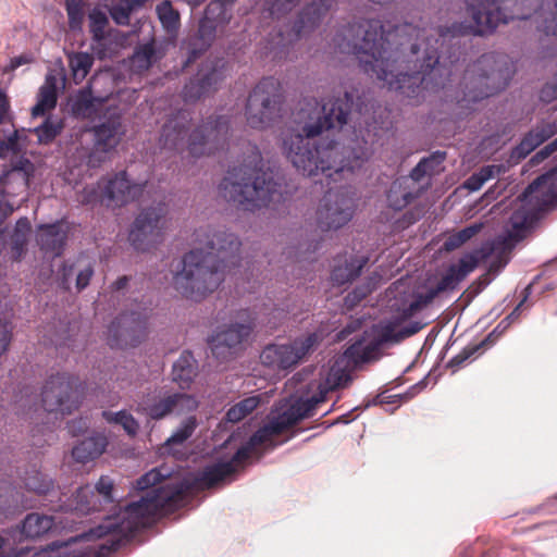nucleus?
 Segmentation results:
<instances>
[{
  "mask_svg": "<svg viewBox=\"0 0 557 557\" xmlns=\"http://www.w3.org/2000/svg\"><path fill=\"white\" fill-rule=\"evenodd\" d=\"M158 17L168 33H176L180 27V14L168 0L157 5Z\"/></svg>",
  "mask_w": 557,
  "mask_h": 557,
  "instance_id": "nucleus-44",
  "label": "nucleus"
},
{
  "mask_svg": "<svg viewBox=\"0 0 557 557\" xmlns=\"http://www.w3.org/2000/svg\"><path fill=\"white\" fill-rule=\"evenodd\" d=\"M92 134V149L87 158V164L91 168L99 166L104 157L114 150L126 133L122 122V115L117 112L110 113L106 120L88 129Z\"/></svg>",
  "mask_w": 557,
  "mask_h": 557,
  "instance_id": "nucleus-17",
  "label": "nucleus"
},
{
  "mask_svg": "<svg viewBox=\"0 0 557 557\" xmlns=\"http://www.w3.org/2000/svg\"><path fill=\"white\" fill-rule=\"evenodd\" d=\"M481 348V345H473V346H467L465 347L459 354H457L455 357H453L449 362L448 367L453 369L460 368L469 358H471L479 349Z\"/></svg>",
  "mask_w": 557,
  "mask_h": 557,
  "instance_id": "nucleus-53",
  "label": "nucleus"
},
{
  "mask_svg": "<svg viewBox=\"0 0 557 557\" xmlns=\"http://www.w3.org/2000/svg\"><path fill=\"white\" fill-rule=\"evenodd\" d=\"M154 55L156 49L152 41L140 45L131 58V66L137 72L147 71L152 65Z\"/></svg>",
  "mask_w": 557,
  "mask_h": 557,
  "instance_id": "nucleus-40",
  "label": "nucleus"
},
{
  "mask_svg": "<svg viewBox=\"0 0 557 557\" xmlns=\"http://www.w3.org/2000/svg\"><path fill=\"white\" fill-rule=\"evenodd\" d=\"M195 243L197 247L184 255L173 283L182 296L200 301L239 265L242 242L224 227L206 226L196 230Z\"/></svg>",
  "mask_w": 557,
  "mask_h": 557,
  "instance_id": "nucleus-4",
  "label": "nucleus"
},
{
  "mask_svg": "<svg viewBox=\"0 0 557 557\" xmlns=\"http://www.w3.org/2000/svg\"><path fill=\"white\" fill-rule=\"evenodd\" d=\"M168 209L164 202L143 210L135 219L129 232V242L135 249L146 251L157 244L162 235Z\"/></svg>",
  "mask_w": 557,
  "mask_h": 557,
  "instance_id": "nucleus-18",
  "label": "nucleus"
},
{
  "mask_svg": "<svg viewBox=\"0 0 557 557\" xmlns=\"http://www.w3.org/2000/svg\"><path fill=\"white\" fill-rule=\"evenodd\" d=\"M24 485L28 491L41 495L50 492L53 482L41 471L32 468L25 472Z\"/></svg>",
  "mask_w": 557,
  "mask_h": 557,
  "instance_id": "nucleus-41",
  "label": "nucleus"
},
{
  "mask_svg": "<svg viewBox=\"0 0 557 557\" xmlns=\"http://www.w3.org/2000/svg\"><path fill=\"white\" fill-rule=\"evenodd\" d=\"M484 252L481 247L474 249L461 257L457 263L450 264L445 273L442 275L436 285L428 288L425 293H419L414 299L405 309V317H411L416 312L428 307L440 295L448 292H454L458 288L459 284L478 267L481 261H485L490 257H483Z\"/></svg>",
  "mask_w": 557,
  "mask_h": 557,
  "instance_id": "nucleus-9",
  "label": "nucleus"
},
{
  "mask_svg": "<svg viewBox=\"0 0 557 557\" xmlns=\"http://www.w3.org/2000/svg\"><path fill=\"white\" fill-rule=\"evenodd\" d=\"M300 0H265L267 10L272 17L280 18L299 4Z\"/></svg>",
  "mask_w": 557,
  "mask_h": 557,
  "instance_id": "nucleus-50",
  "label": "nucleus"
},
{
  "mask_svg": "<svg viewBox=\"0 0 557 557\" xmlns=\"http://www.w3.org/2000/svg\"><path fill=\"white\" fill-rule=\"evenodd\" d=\"M12 338V326L11 324L0 319V357L8 350Z\"/></svg>",
  "mask_w": 557,
  "mask_h": 557,
  "instance_id": "nucleus-56",
  "label": "nucleus"
},
{
  "mask_svg": "<svg viewBox=\"0 0 557 557\" xmlns=\"http://www.w3.org/2000/svg\"><path fill=\"white\" fill-rule=\"evenodd\" d=\"M219 27H222V26L214 22H210L203 17L200 20L197 34H198V39L202 44L201 50H206L211 45Z\"/></svg>",
  "mask_w": 557,
  "mask_h": 557,
  "instance_id": "nucleus-51",
  "label": "nucleus"
},
{
  "mask_svg": "<svg viewBox=\"0 0 557 557\" xmlns=\"http://www.w3.org/2000/svg\"><path fill=\"white\" fill-rule=\"evenodd\" d=\"M34 172V164L24 157L12 161L0 177L1 193L8 196H15L27 191L29 178Z\"/></svg>",
  "mask_w": 557,
  "mask_h": 557,
  "instance_id": "nucleus-23",
  "label": "nucleus"
},
{
  "mask_svg": "<svg viewBox=\"0 0 557 557\" xmlns=\"http://www.w3.org/2000/svg\"><path fill=\"white\" fill-rule=\"evenodd\" d=\"M482 223H473L451 235H449L444 242V249L446 251H453L461 247L472 237H474L482 230Z\"/></svg>",
  "mask_w": 557,
  "mask_h": 557,
  "instance_id": "nucleus-42",
  "label": "nucleus"
},
{
  "mask_svg": "<svg viewBox=\"0 0 557 557\" xmlns=\"http://www.w3.org/2000/svg\"><path fill=\"white\" fill-rule=\"evenodd\" d=\"M67 234L69 228L63 220L51 224H41L37 228L36 242L41 251L59 257L64 250Z\"/></svg>",
  "mask_w": 557,
  "mask_h": 557,
  "instance_id": "nucleus-25",
  "label": "nucleus"
},
{
  "mask_svg": "<svg viewBox=\"0 0 557 557\" xmlns=\"http://www.w3.org/2000/svg\"><path fill=\"white\" fill-rule=\"evenodd\" d=\"M368 257H356L338 255L334 259V265L331 272V281L334 285L342 286L351 283L360 276L362 269L368 263Z\"/></svg>",
  "mask_w": 557,
  "mask_h": 557,
  "instance_id": "nucleus-28",
  "label": "nucleus"
},
{
  "mask_svg": "<svg viewBox=\"0 0 557 557\" xmlns=\"http://www.w3.org/2000/svg\"><path fill=\"white\" fill-rule=\"evenodd\" d=\"M421 214L422 213L420 210H417V211L410 210V211L406 212L404 215V225L408 226V225L413 224L414 222H417L420 219Z\"/></svg>",
  "mask_w": 557,
  "mask_h": 557,
  "instance_id": "nucleus-64",
  "label": "nucleus"
},
{
  "mask_svg": "<svg viewBox=\"0 0 557 557\" xmlns=\"http://www.w3.org/2000/svg\"><path fill=\"white\" fill-rule=\"evenodd\" d=\"M145 186L132 183L126 171H120L109 178H102V203L107 207H122L138 198Z\"/></svg>",
  "mask_w": 557,
  "mask_h": 557,
  "instance_id": "nucleus-21",
  "label": "nucleus"
},
{
  "mask_svg": "<svg viewBox=\"0 0 557 557\" xmlns=\"http://www.w3.org/2000/svg\"><path fill=\"white\" fill-rule=\"evenodd\" d=\"M64 5L70 29L81 32L86 15L87 2L85 0H64Z\"/></svg>",
  "mask_w": 557,
  "mask_h": 557,
  "instance_id": "nucleus-39",
  "label": "nucleus"
},
{
  "mask_svg": "<svg viewBox=\"0 0 557 557\" xmlns=\"http://www.w3.org/2000/svg\"><path fill=\"white\" fill-rule=\"evenodd\" d=\"M102 178L96 185H87L79 195V201L83 205L102 203Z\"/></svg>",
  "mask_w": 557,
  "mask_h": 557,
  "instance_id": "nucleus-52",
  "label": "nucleus"
},
{
  "mask_svg": "<svg viewBox=\"0 0 557 557\" xmlns=\"http://www.w3.org/2000/svg\"><path fill=\"white\" fill-rule=\"evenodd\" d=\"M471 21L436 29L405 22L386 30L379 20H361L334 37L342 53L354 54L362 71L409 100L445 87L467 36H487L511 20L533 18L542 47L557 48V0H466Z\"/></svg>",
  "mask_w": 557,
  "mask_h": 557,
  "instance_id": "nucleus-1",
  "label": "nucleus"
},
{
  "mask_svg": "<svg viewBox=\"0 0 557 557\" xmlns=\"http://www.w3.org/2000/svg\"><path fill=\"white\" fill-rule=\"evenodd\" d=\"M189 122L190 116L186 111H181L169 119L162 127V146L171 150H181L185 145Z\"/></svg>",
  "mask_w": 557,
  "mask_h": 557,
  "instance_id": "nucleus-27",
  "label": "nucleus"
},
{
  "mask_svg": "<svg viewBox=\"0 0 557 557\" xmlns=\"http://www.w3.org/2000/svg\"><path fill=\"white\" fill-rule=\"evenodd\" d=\"M10 104L7 95L0 89V123H3L8 116Z\"/></svg>",
  "mask_w": 557,
  "mask_h": 557,
  "instance_id": "nucleus-63",
  "label": "nucleus"
},
{
  "mask_svg": "<svg viewBox=\"0 0 557 557\" xmlns=\"http://www.w3.org/2000/svg\"><path fill=\"white\" fill-rule=\"evenodd\" d=\"M57 78L53 75H47L44 85L39 88L37 103L32 109L34 117L42 116L57 106Z\"/></svg>",
  "mask_w": 557,
  "mask_h": 557,
  "instance_id": "nucleus-31",
  "label": "nucleus"
},
{
  "mask_svg": "<svg viewBox=\"0 0 557 557\" xmlns=\"http://www.w3.org/2000/svg\"><path fill=\"white\" fill-rule=\"evenodd\" d=\"M55 525L51 516L37 512L28 513L22 523V534L28 539H37L47 534Z\"/></svg>",
  "mask_w": 557,
  "mask_h": 557,
  "instance_id": "nucleus-33",
  "label": "nucleus"
},
{
  "mask_svg": "<svg viewBox=\"0 0 557 557\" xmlns=\"http://www.w3.org/2000/svg\"><path fill=\"white\" fill-rule=\"evenodd\" d=\"M352 104L354 97L348 91H344L343 98L322 104L315 99H305L295 115L298 129L283 138V151L298 172L308 177L325 176L329 189L317 211V223L322 231L341 228L352 219L354 198L330 185L345 172L360 168L372 153L370 124L366 129L368 137L362 129L359 134L354 129L352 136L344 134Z\"/></svg>",
  "mask_w": 557,
  "mask_h": 557,
  "instance_id": "nucleus-2",
  "label": "nucleus"
},
{
  "mask_svg": "<svg viewBox=\"0 0 557 557\" xmlns=\"http://www.w3.org/2000/svg\"><path fill=\"white\" fill-rule=\"evenodd\" d=\"M94 273V262L89 258L81 255L74 259H67L62 263L58 272V280L60 286L65 290H70L74 280L77 292H82L89 285Z\"/></svg>",
  "mask_w": 557,
  "mask_h": 557,
  "instance_id": "nucleus-22",
  "label": "nucleus"
},
{
  "mask_svg": "<svg viewBox=\"0 0 557 557\" xmlns=\"http://www.w3.org/2000/svg\"><path fill=\"white\" fill-rule=\"evenodd\" d=\"M519 201L541 216L545 211L557 206V171H548L536 177L519 196Z\"/></svg>",
  "mask_w": 557,
  "mask_h": 557,
  "instance_id": "nucleus-20",
  "label": "nucleus"
},
{
  "mask_svg": "<svg viewBox=\"0 0 557 557\" xmlns=\"http://www.w3.org/2000/svg\"><path fill=\"white\" fill-rule=\"evenodd\" d=\"M198 408L197 399L186 393H174L165 391H156L147 394L136 407V411L149 418L159 421L171 414H185L195 411Z\"/></svg>",
  "mask_w": 557,
  "mask_h": 557,
  "instance_id": "nucleus-14",
  "label": "nucleus"
},
{
  "mask_svg": "<svg viewBox=\"0 0 557 557\" xmlns=\"http://www.w3.org/2000/svg\"><path fill=\"white\" fill-rule=\"evenodd\" d=\"M260 404L259 396H249L234 406L226 412V419L230 422L236 423L250 414Z\"/></svg>",
  "mask_w": 557,
  "mask_h": 557,
  "instance_id": "nucleus-43",
  "label": "nucleus"
},
{
  "mask_svg": "<svg viewBox=\"0 0 557 557\" xmlns=\"http://www.w3.org/2000/svg\"><path fill=\"white\" fill-rule=\"evenodd\" d=\"M102 418L111 424H119L129 436H135L139 430L138 421L126 410L112 412L109 410L102 411Z\"/></svg>",
  "mask_w": 557,
  "mask_h": 557,
  "instance_id": "nucleus-38",
  "label": "nucleus"
},
{
  "mask_svg": "<svg viewBox=\"0 0 557 557\" xmlns=\"http://www.w3.org/2000/svg\"><path fill=\"white\" fill-rule=\"evenodd\" d=\"M230 121L225 116L209 117L196 127L187 140L188 154L194 158L209 156L224 148L227 143Z\"/></svg>",
  "mask_w": 557,
  "mask_h": 557,
  "instance_id": "nucleus-15",
  "label": "nucleus"
},
{
  "mask_svg": "<svg viewBox=\"0 0 557 557\" xmlns=\"http://www.w3.org/2000/svg\"><path fill=\"white\" fill-rule=\"evenodd\" d=\"M195 359L190 351H184L173 364V380L180 385L191 382L195 375Z\"/></svg>",
  "mask_w": 557,
  "mask_h": 557,
  "instance_id": "nucleus-36",
  "label": "nucleus"
},
{
  "mask_svg": "<svg viewBox=\"0 0 557 557\" xmlns=\"http://www.w3.org/2000/svg\"><path fill=\"white\" fill-rule=\"evenodd\" d=\"M224 59H212L201 63L197 73L185 84L182 97L185 102H194L214 92L227 76Z\"/></svg>",
  "mask_w": 557,
  "mask_h": 557,
  "instance_id": "nucleus-19",
  "label": "nucleus"
},
{
  "mask_svg": "<svg viewBox=\"0 0 557 557\" xmlns=\"http://www.w3.org/2000/svg\"><path fill=\"white\" fill-rule=\"evenodd\" d=\"M253 329L252 320L245 323L231 324L225 330L218 332L210 339L212 354L219 358L225 355V349L231 350L245 342Z\"/></svg>",
  "mask_w": 557,
  "mask_h": 557,
  "instance_id": "nucleus-24",
  "label": "nucleus"
},
{
  "mask_svg": "<svg viewBox=\"0 0 557 557\" xmlns=\"http://www.w3.org/2000/svg\"><path fill=\"white\" fill-rule=\"evenodd\" d=\"M557 134L556 123H541L527 133L521 141L512 149L511 157L524 159L536 147Z\"/></svg>",
  "mask_w": 557,
  "mask_h": 557,
  "instance_id": "nucleus-29",
  "label": "nucleus"
},
{
  "mask_svg": "<svg viewBox=\"0 0 557 557\" xmlns=\"http://www.w3.org/2000/svg\"><path fill=\"white\" fill-rule=\"evenodd\" d=\"M55 546V555L52 557H83L84 554L82 552H76L72 549L70 543L64 542L60 544H53ZM52 552H54V547H52Z\"/></svg>",
  "mask_w": 557,
  "mask_h": 557,
  "instance_id": "nucleus-58",
  "label": "nucleus"
},
{
  "mask_svg": "<svg viewBox=\"0 0 557 557\" xmlns=\"http://www.w3.org/2000/svg\"><path fill=\"white\" fill-rule=\"evenodd\" d=\"M108 505L121 508L115 505L113 480L108 475H101L94 487L90 485L82 486L75 495L61 500L58 509L81 517L92 511H100Z\"/></svg>",
  "mask_w": 557,
  "mask_h": 557,
  "instance_id": "nucleus-13",
  "label": "nucleus"
},
{
  "mask_svg": "<svg viewBox=\"0 0 557 557\" xmlns=\"http://www.w3.org/2000/svg\"><path fill=\"white\" fill-rule=\"evenodd\" d=\"M63 125L61 123H53L47 119L40 126L35 129V133L41 144H49L55 139L61 133Z\"/></svg>",
  "mask_w": 557,
  "mask_h": 557,
  "instance_id": "nucleus-49",
  "label": "nucleus"
},
{
  "mask_svg": "<svg viewBox=\"0 0 557 557\" xmlns=\"http://www.w3.org/2000/svg\"><path fill=\"white\" fill-rule=\"evenodd\" d=\"M509 78V70L498 67L493 53L483 54L467 66L460 83L463 96L458 99V103L461 108L471 109L470 103L481 101L505 89Z\"/></svg>",
  "mask_w": 557,
  "mask_h": 557,
  "instance_id": "nucleus-7",
  "label": "nucleus"
},
{
  "mask_svg": "<svg viewBox=\"0 0 557 557\" xmlns=\"http://www.w3.org/2000/svg\"><path fill=\"white\" fill-rule=\"evenodd\" d=\"M203 18L224 26L231 21L232 13L224 2L213 0L206 7Z\"/></svg>",
  "mask_w": 557,
  "mask_h": 557,
  "instance_id": "nucleus-45",
  "label": "nucleus"
},
{
  "mask_svg": "<svg viewBox=\"0 0 557 557\" xmlns=\"http://www.w3.org/2000/svg\"><path fill=\"white\" fill-rule=\"evenodd\" d=\"M27 245V236L12 234L11 236V253L14 260H20L25 253Z\"/></svg>",
  "mask_w": 557,
  "mask_h": 557,
  "instance_id": "nucleus-54",
  "label": "nucleus"
},
{
  "mask_svg": "<svg viewBox=\"0 0 557 557\" xmlns=\"http://www.w3.org/2000/svg\"><path fill=\"white\" fill-rule=\"evenodd\" d=\"M92 65V59L88 53L79 52L70 59V67L76 83L82 82Z\"/></svg>",
  "mask_w": 557,
  "mask_h": 557,
  "instance_id": "nucleus-48",
  "label": "nucleus"
},
{
  "mask_svg": "<svg viewBox=\"0 0 557 557\" xmlns=\"http://www.w3.org/2000/svg\"><path fill=\"white\" fill-rule=\"evenodd\" d=\"M196 428V418L194 416L186 418L177 430L166 440L165 444L169 446L182 445L194 434Z\"/></svg>",
  "mask_w": 557,
  "mask_h": 557,
  "instance_id": "nucleus-47",
  "label": "nucleus"
},
{
  "mask_svg": "<svg viewBox=\"0 0 557 557\" xmlns=\"http://www.w3.org/2000/svg\"><path fill=\"white\" fill-rule=\"evenodd\" d=\"M283 94L281 84L273 77L262 78L249 94L246 119L250 127L264 129L280 116Z\"/></svg>",
  "mask_w": 557,
  "mask_h": 557,
  "instance_id": "nucleus-10",
  "label": "nucleus"
},
{
  "mask_svg": "<svg viewBox=\"0 0 557 557\" xmlns=\"http://www.w3.org/2000/svg\"><path fill=\"white\" fill-rule=\"evenodd\" d=\"M30 232V222L27 218H21L17 220L13 234L28 236Z\"/></svg>",
  "mask_w": 557,
  "mask_h": 557,
  "instance_id": "nucleus-61",
  "label": "nucleus"
},
{
  "mask_svg": "<svg viewBox=\"0 0 557 557\" xmlns=\"http://www.w3.org/2000/svg\"><path fill=\"white\" fill-rule=\"evenodd\" d=\"M164 476L159 469L141 475L136 480L134 488L147 491L145 495L104 517L100 524L85 534L87 539L108 537L99 547L102 555L117 550L137 531L149 527L158 516L173 512L183 506L189 484L181 480L162 482Z\"/></svg>",
  "mask_w": 557,
  "mask_h": 557,
  "instance_id": "nucleus-3",
  "label": "nucleus"
},
{
  "mask_svg": "<svg viewBox=\"0 0 557 557\" xmlns=\"http://www.w3.org/2000/svg\"><path fill=\"white\" fill-rule=\"evenodd\" d=\"M92 107L94 103L90 94L82 91L75 100L73 109L78 114H88L90 113Z\"/></svg>",
  "mask_w": 557,
  "mask_h": 557,
  "instance_id": "nucleus-55",
  "label": "nucleus"
},
{
  "mask_svg": "<svg viewBox=\"0 0 557 557\" xmlns=\"http://www.w3.org/2000/svg\"><path fill=\"white\" fill-rule=\"evenodd\" d=\"M248 157L234 166L219 185V193L226 201L245 211L261 208L277 209L288 200V193L281 177L272 170L263 169V160L256 146L248 147Z\"/></svg>",
  "mask_w": 557,
  "mask_h": 557,
  "instance_id": "nucleus-5",
  "label": "nucleus"
},
{
  "mask_svg": "<svg viewBox=\"0 0 557 557\" xmlns=\"http://www.w3.org/2000/svg\"><path fill=\"white\" fill-rule=\"evenodd\" d=\"M425 188L426 186H419L410 175L401 176L395 180L387 190V205L389 208L400 211L420 197Z\"/></svg>",
  "mask_w": 557,
  "mask_h": 557,
  "instance_id": "nucleus-26",
  "label": "nucleus"
},
{
  "mask_svg": "<svg viewBox=\"0 0 557 557\" xmlns=\"http://www.w3.org/2000/svg\"><path fill=\"white\" fill-rule=\"evenodd\" d=\"M79 379L66 372L51 374L41 389V404L46 411L71 414L81 405Z\"/></svg>",
  "mask_w": 557,
  "mask_h": 557,
  "instance_id": "nucleus-11",
  "label": "nucleus"
},
{
  "mask_svg": "<svg viewBox=\"0 0 557 557\" xmlns=\"http://www.w3.org/2000/svg\"><path fill=\"white\" fill-rule=\"evenodd\" d=\"M33 62V58L29 54H21L18 57H14L10 60V63L3 69L4 73H10L15 71L17 67L29 64Z\"/></svg>",
  "mask_w": 557,
  "mask_h": 557,
  "instance_id": "nucleus-59",
  "label": "nucleus"
},
{
  "mask_svg": "<svg viewBox=\"0 0 557 557\" xmlns=\"http://www.w3.org/2000/svg\"><path fill=\"white\" fill-rule=\"evenodd\" d=\"M485 182L478 175V173H473L465 183V186L472 191L479 190Z\"/></svg>",
  "mask_w": 557,
  "mask_h": 557,
  "instance_id": "nucleus-62",
  "label": "nucleus"
},
{
  "mask_svg": "<svg viewBox=\"0 0 557 557\" xmlns=\"http://www.w3.org/2000/svg\"><path fill=\"white\" fill-rule=\"evenodd\" d=\"M540 218L534 209L521 202L508 219L506 234L499 235L493 240H487L480 246L481 251L484 252L483 257H493L488 268L490 272L497 273L506 267L515 246L525 238L528 232Z\"/></svg>",
  "mask_w": 557,
  "mask_h": 557,
  "instance_id": "nucleus-8",
  "label": "nucleus"
},
{
  "mask_svg": "<svg viewBox=\"0 0 557 557\" xmlns=\"http://www.w3.org/2000/svg\"><path fill=\"white\" fill-rule=\"evenodd\" d=\"M325 398L326 389H320L311 397L296 399L284 411L270 417L268 422L256 431L231 459L219 460L205 467L197 478L199 485L211 488L231 478L244 467L257 446L270 443L275 436L290 430L301 420L313 417L317 406L325 401Z\"/></svg>",
  "mask_w": 557,
  "mask_h": 557,
  "instance_id": "nucleus-6",
  "label": "nucleus"
},
{
  "mask_svg": "<svg viewBox=\"0 0 557 557\" xmlns=\"http://www.w3.org/2000/svg\"><path fill=\"white\" fill-rule=\"evenodd\" d=\"M88 27L97 48L104 50L109 33V18L101 9L95 7L88 12Z\"/></svg>",
  "mask_w": 557,
  "mask_h": 557,
  "instance_id": "nucleus-34",
  "label": "nucleus"
},
{
  "mask_svg": "<svg viewBox=\"0 0 557 557\" xmlns=\"http://www.w3.org/2000/svg\"><path fill=\"white\" fill-rule=\"evenodd\" d=\"M334 3L335 0H314L311 4L304 8L294 25L295 34L300 37L308 30L317 27Z\"/></svg>",
  "mask_w": 557,
  "mask_h": 557,
  "instance_id": "nucleus-30",
  "label": "nucleus"
},
{
  "mask_svg": "<svg viewBox=\"0 0 557 557\" xmlns=\"http://www.w3.org/2000/svg\"><path fill=\"white\" fill-rule=\"evenodd\" d=\"M137 0H112L110 15L119 25H128L131 13L137 4Z\"/></svg>",
  "mask_w": 557,
  "mask_h": 557,
  "instance_id": "nucleus-46",
  "label": "nucleus"
},
{
  "mask_svg": "<svg viewBox=\"0 0 557 557\" xmlns=\"http://www.w3.org/2000/svg\"><path fill=\"white\" fill-rule=\"evenodd\" d=\"M104 436L96 435L81 441L72 449V456L77 462L86 463L98 458L106 449Z\"/></svg>",
  "mask_w": 557,
  "mask_h": 557,
  "instance_id": "nucleus-32",
  "label": "nucleus"
},
{
  "mask_svg": "<svg viewBox=\"0 0 557 557\" xmlns=\"http://www.w3.org/2000/svg\"><path fill=\"white\" fill-rule=\"evenodd\" d=\"M446 159L445 151H435L423 158L410 172V176L418 184L424 176H433L443 171V162Z\"/></svg>",
  "mask_w": 557,
  "mask_h": 557,
  "instance_id": "nucleus-35",
  "label": "nucleus"
},
{
  "mask_svg": "<svg viewBox=\"0 0 557 557\" xmlns=\"http://www.w3.org/2000/svg\"><path fill=\"white\" fill-rule=\"evenodd\" d=\"M148 319L146 310L120 314L108 327L109 346L120 349L138 346L147 336Z\"/></svg>",
  "mask_w": 557,
  "mask_h": 557,
  "instance_id": "nucleus-16",
  "label": "nucleus"
},
{
  "mask_svg": "<svg viewBox=\"0 0 557 557\" xmlns=\"http://www.w3.org/2000/svg\"><path fill=\"white\" fill-rule=\"evenodd\" d=\"M557 151V138L544 146L541 150H539L532 158L531 162L533 164H539L543 162L545 159L550 157L554 152Z\"/></svg>",
  "mask_w": 557,
  "mask_h": 557,
  "instance_id": "nucleus-57",
  "label": "nucleus"
},
{
  "mask_svg": "<svg viewBox=\"0 0 557 557\" xmlns=\"http://www.w3.org/2000/svg\"><path fill=\"white\" fill-rule=\"evenodd\" d=\"M367 296V290L356 288L345 297V305L347 308H352Z\"/></svg>",
  "mask_w": 557,
  "mask_h": 557,
  "instance_id": "nucleus-60",
  "label": "nucleus"
},
{
  "mask_svg": "<svg viewBox=\"0 0 557 557\" xmlns=\"http://www.w3.org/2000/svg\"><path fill=\"white\" fill-rule=\"evenodd\" d=\"M321 337L310 333L290 343L269 344L261 354V363L273 371H290L319 345Z\"/></svg>",
  "mask_w": 557,
  "mask_h": 557,
  "instance_id": "nucleus-12",
  "label": "nucleus"
},
{
  "mask_svg": "<svg viewBox=\"0 0 557 557\" xmlns=\"http://www.w3.org/2000/svg\"><path fill=\"white\" fill-rule=\"evenodd\" d=\"M376 350V343L364 344V339L360 338L346 348L344 356L354 364H359L369 361Z\"/></svg>",
  "mask_w": 557,
  "mask_h": 557,
  "instance_id": "nucleus-37",
  "label": "nucleus"
}]
</instances>
